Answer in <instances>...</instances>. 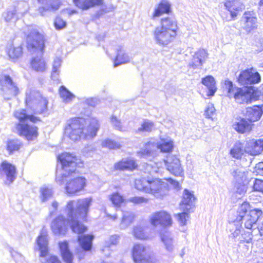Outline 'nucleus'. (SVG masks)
<instances>
[{
    "label": "nucleus",
    "mask_w": 263,
    "mask_h": 263,
    "mask_svg": "<svg viewBox=\"0 0 263 263\" xmlns=\"http://www.w3.org/2000/svg\"><path fill=\"white\" fill-rule=\"evenodd\" d=\"M100 128L98 120L95 118L85 119L73 118L68 120L65 127V136L72 141L81 138L90 139L96 136Z\"/></svg>",
    "instance_id": "nucleus-1"
},
{
    "label": "nucleus",
    "mask_w": 263,
    "mask_h": 263,
    "mask_svg": "<svg viewBox=\"0 0 263 263\" xmlns=\"http://www.w3.org/2000/svg\"><path fill=\"white\" fill-rule=\"evenodd\" d=\"M91 202V198H86L67 202L65 211L70 221V228L74 233L81 234L86 231V227L78 219L86 217Z\"/></svg>",
    "instance_id": "nucleus-2"
},
{
    "label": "nucleus",
    "mask_w": 263,
    "mask_h": 263,
    "mask_svg": "<svg viewBox=\"0 0 263 263\" xmlns=\"http://www.w3.org/2000/svg\"><path fill=\"white\" fill-rule=\"evenodd\" d=\"M135 186L138 190L151 194L157 198H162L166 196L170 190L166 178L149 176L136 179Z\"/></svg>",
    "instance_id": "nucleus-3"
},
{
    "label": "nucleus",
    "mask_w": 263,
    "mask_h": 263,
    "mask_svg": "<svg viewBox=\"0 0 263 263\" xmlns=\"http://www.w3.org/2000/svg\"><path fill=\"white\" fill-rule=\"evenodd\" d=\"M178 30L177 23L172 18H162L160 25L153 31V38L155 43L161 46H166L176 39Z\"/></svg>",
    "instance_id": "nucleus-4"
},
{
    "label": "nucleus",
    "mask_w": 263,
    "mask_h": 263,
    "mask_svg": "<svg viewBox=\"0 0 263 263\" xmlns=\"http://www.w3.org/2000/svg\"><path fill=\"white\" fill-rule=\"evenodd\" d=\"M14 116L19 121L16 125L19 135L24 137L28 141L33 140L37 137V128L32 124L39 121L37 118L27 114L26 110L23 109L16 110Z\"/></svg>",
    "instance_id": "nucleus-5"
},
{
    "label": "nucleus",
    "mask_w": 263,
    "mask_h": 263,
    "mask_svg": "<svg viewBox=\"0 0 263 263\" xmlns=\"http://www.w3.org/2000/svg\"><path fill=\"white\" fill-rule=\"evenodd\" d=\"M27 48L30 51H37L40 53L39 56L33 58L31 65L32 68L36 71H44L46 69L45 60L42 58V51L44 47V40L43 34L33 29L27 35Z\"/></svg>",
    "instance_id": "nucleus-6"
},
{
    "label": "nucleus",
    "mask_w": 263,
    "mask_h": 263,
    "mask_svg": "<svg viewBox=\"0 0 263 263\" xmlns=\"http://www.w3.org/2000/svg\"><path fill=\"white\" fill-rule=\"evenodd\" d=\"M74 173H62L61 176L57 175L56 181L62 184L67 181L66 184V192L71 195L74 194L82 190L86 185V179L83 177H75Z\"/></svg>",
    "instance_id": "nucleus-7"
},
{
    "label": "nucleus",
    "mask_w": 263,
    "mask_h": 263,
    "mask_svg": "<svg viewBox=\"0 0 263 263\" xmlns=\"http://www.w3.org/2000/svg\"><path fill=\"white\" fill-rule=\"evenodd\" d=\"M132 257L134 263H160L149 248L142 244L134 245Z\"/></svg>",
    "instance_id": "nucleus-8"
},
{
    "label": "nucleus",
    "mask_w": 263,
    "mask_h": 263,
    "mask_svg": "<svg viewBox=\"0 0 263 263\" xmlns=\"http://www.w3.org/2000/svg\"><path fill=\"white\" fill-rule=\"evenodd\" d=\"M18 92V88L9 76H0V94L5 100L11 99Z\"/></svg>",
    "instance_id": "nucleus-9"
},
{
    "label": "nucleus",
    "mask_w": 263,
    "mask_h": 263,
    "mask_svg": "<svg viewBox=\"0 0 263 263\" xmlns=\"http://www.w3.org/2000/svg\"><path fill=\"white\" fill-rule=\"evenodd\" d=\"M48 235L46 230L43 229L37 237V244L40 251L41 261L42 263H61L54 256L47 257L48 253Z\"/></svg>",
    "instance_id": "nucleus-10"
},
{
    "label": "nucleus",
    "mask_w": 263,
    "mask_h": 263,
    "mask_svg": "<svg viewBox=\"0 0 263 263\" xmlns=\"http://www.w3.org/2000/svg\"><path fill=\"white\" fill-rule=\"evenodd\" d=\"M149 222L154 227H169L173 221L171 215L165 211L154 212L149 217Z\"/></svg>",
    "instance_id": "nucleus-11"
},
{
    "label": "nucleus",
    "mask_w": 263,
    "mask_h": 263,
    "mask_svg": "<svg viewBox=\"0 0 263 263\" xmlns=\"http://www.w3.org/2000/svg\"><path fill=\"white\" fill-rule=\"evenodd\" d=\"M58 159L61 163L63 171V173L69 174L75 172L77 166V158L75 156L65 152L60 155Z\"/></svg>",
    "instance_id": "nucleus-12"
},
{
    "label": "nucleus",
    "mask_w": 263,
    "mask_h": 263,
    "mask_svg": "<svg viewBox=\"0 0 263 263\" xmlns=\"http://www.w3.org/2000/svg\"><path fill=\"white\" fill-rule=\"evenodd\" d=\"M16 177V170L15 166L7 161H3L0 165V178H6L5 183L10 184L12 183Z\"/></svg>",
    "instance_id": "nucleus-13"
},
{
    "label": "nucleus",
    "mask_w": 263,
    "mask_h": 263,
    "mask_svg": "<svg viewBox=\"0 0 263 263\" xmlns=\"http://www.w3.org/2000/svg\"><path fill=\"white\" fill-rule=\"evenodd\" d=\"M232 98H234L236 102L239 104L251 103L252 101L255 100L253 90L247 87H237L234 90Z\"/></svg>",
    "instance_id": "nucleus-14"
},
{
    "label": "nucleus",
    "mask_w": 263,
    "mask_h": 263,
    "mask_svg": "<svg viewBox=\"0 0 263 263\" xmlns=\"http://www.w3.org/2000/svg\"><path fill=\"white\" fill-rule=\"evenodd\" d=\"M224 6L226 9L230 13V17L222 16L223 20L227 21L235 20L239 12L243 9V6L238 0H226L224 3Z\"/></svg>",
    "instance_id": "nucleus-15"
},
{
    "label": "nucleus",
    "mask_w": 263,
    "mask_h": 263,
    "mask_svg": "<svg viewBox=\"0 0 263 263\" xmlns=\"http://www.w3.org/2000/svg\"><path fill=\"white\" fill-rule=\"evenodd\" d=\"M42 5L39 7L38 12L42 16H45L48 13L54 12L59 9L61 5L60 0H37Z\"/></svg>",
    "instance_id": "nucleus-16"
},
{
    "label": "nucleus",
    "mask_w": 263,
    "mask_h": 263,
    "mask_svg": "<svg viewBox=\"0 0 263 263\" xmlns=\"http://www.w3.org/2000/svg\"><path fill=\"white\" fill-rule=\"evenodd\" d=\"M165 163L167 170L172 174L179 176L183 175V171L180 161L175 156H168L165 160Z\"/></svg>",
    "instance_id": "nucleus-17"
},
{
    "label": "nucleus",
    "mask_w": 263,
    "mask_h": 263,
    "mask_svg": "<svg viewBox=\"0 0 263 263\" xmlns=\"http://www.w3.org/2000/svg\"><path fill=\"white\" fill-rule=\"evenodd\" d=\"M257 18L253 12H246L241 19L242 28L247 33L257 28Z\"/></svg>",
    "instance_id": "nucleus-18"
},
{
    "label": "nucleus",
    "mask_w": 263,
    "mask_h": 263,
    "mask_svg": "<svg viewBox=\"0 0 263 263\" xmlns=\"http://www.w3.org/2000/svg\"><path fill=\"white\" fill-rule=\"evenodd\" d=\"M70 220L66 222L65 218L59 215L53 219L51 223V229L52 232L55 235H64L67 230V225L68 223L70 226Z\"/></svg>",
    "instance_id": "nucleus-19"
},
{
    "label": "nucleus",
    "mask_w": 263,
    "mask_h": 263,
    "mask_svg": "<svg viewBox=\"0 0 263 263\" xmlns=\"http://www.w3.org/2000/svg\"><path fill=\"white\" fill-rule=\"evenodd\" d=\"M208 55L209 54L205 49H198L193 55L192 59L189 63V66L193 69H201L208 59Z\"/></svg>",
    "instance_id": "nucleus-20"
},
{
    "label": "nucleus",
    "mask_w": 263,
    "mask_h": 263,
    "mask_svg": "<svg viewBox=\"0 0 263 263\" xmlns=\"http://www.w3.org/2000/svg\"><path fill=\"white\" fill-rule=\"evenodd\" d=\"M262 215L261 210L258 209H255L249 212V213L244 217L242 220L245 221V227L246 229H255L257 227V221Z\"/></svg>",
    "instance_id": "nucleus-21"
},
{
    "label": "nucleus",
    "mask_w": 263,
    "mask_h": 263,
    "mask_svg": "<svg viewBox=\"0 0 263 263\" xmlns=\"http://www.w3.org/2000/svg\"><path fill=\"white\" fill-rule=\"evenodd\" d=\"M246 153L251 155H256L263 151V139H250L245 145Z\"/></svg>",
    "instance_id": "nucleus-22"
},
{
    "label": "nucleus",
    "mask_w": 263,
    "mask_h": 263,
    "mask_svg": "<svg viewBox=\"0 0 263 263\" xmlns=\"http://www.w3.org/2000/svg\"><path fill=\"white\" fill-rule=\"evenodd\" d=\"M262 114L263 105L261 106H254L252 107L247 108L245 116L248 121L255 122L260 119Z\"/></svg>",
    "instance_id": "nucleus-23"
},
{
    "label": "nucleus",
    "mask_w": 263,
    "mask_h": 263,
    "mask_svg": "<svg viewBox=\"0 0 263 263\" xmlns=\"http://www.w3.org/2000/svg\"><path fill=\"white\" fill-rule=\"evenodd\" d=\"M116 56L114 60V67L129 63L131 57L126 52L124 48L122 46H119L116 48Z\"/></svg>",
    "instance_id": "nucleus-24"
},
{
    "label": "nucleus",
    "mask_w": 263,
    "mask_h": 263,
    "mask_svg": "<svg viewBox=\"0 0 263 263\" xmlns=\"http://www.w3.org/2000/svg\"><path fill=\"white\" fill-rule=\"evenodd\" d=\"M74 5L79 8L86 10L103 4L104 0H73Z\"/></svg>",
    "instance_id": "nucleus-25"
},
{
    "label": "nucleus",
    "mask_w": 263,
    "mask_h": 263,
    "mask_svg": "<svg viewBox=\"0 0 263 263\" xmlns=\"http://www.w3.org/2000/svg\"><path fill=\"white\" fill-rule=\"evenodd\" d=\"M195 200V197L192 192L185 189L183 192V199L181 201V208L183 211H189L191 209L193 203Z\"/></svg>",
    "instance_id": "nucleus-26"
},
{
    "label": "nucleus",
    "mask_w": 263,
    "mask_h": 263,
    "mask_svg": "<svg viewBox=\"0 0 263 263\" xmlns=\"http://www.w3.org/2000/svg\"><path fill=\"white\" fill-rule=\"evenodd\" d=\"M157 145L155 142L149 141L146 143L140 151L137 152V156L140 158H146L154 155L156 150Z\"/></svg>",
    "instance_id": "nucleus-27"
},
{
    "label": "nucleus",
    "mask_w": 263,
    "mask_h": 263,
    "mask_svg": "<svg viewBox=\"0 0 263 263\" xmlns=\"http://www.w3.org/2000/svg\"><path fill=\"white\" fill-rule=\"evenodd\" d=\"M137 164L136 161L131 158L123 159L115 164V168L117 170H132L136 168Z\"/></svg>",
    "instance_id": "nucleus-28"
},
{
    "label": "nucleus",
    "mask_w": 263,
    "mask_h": 263,
    "mask_svg": "<svg viewBox=\"0 0 263 263\" xmlns=\"http://www.w3.org/2000/svg\"><path fill=\"white\" fill-rule=\"evenodd\" d=\"M161 240L165 250L172 253L175 250V241L170 232H165L161 235Z\"/></svg>",
    "instance_id": "nucleus-29"
},
{
    "label": "nucleus",
    "mask_w": 263,
    "mask_h": 263,
    "mask_svg": "<svg viewBox=\"0 0 263 263\" xmlns=\"http://www.w3.org/2000/svg\"><path fill=\"white\" fill-rule=\"evenodd\" d=\"M43 97L40 93L33 89L28 90L26 91V104L29 107H32L35 103L40 100Z\"/></svg>",
    "instance_id": "nucleus-30"
},
{
    "label": "nucleus",
    "mask_w": 263,
    "mask_h": 263,
    "mask_svg": "<svg viewBox=\"0 0 263 263\" xmlns=\"http://www.w3.org/2000/svg\"><path fill=\"white\" fill-rule=\"evenodd\" d=\"M171 4L168 1L162 0L157 7L155 8L153 18L159 17L163 13H169L171 12Z\"/></svg>",
    "instance_id": "nucleus-31"
},
{
    "label": "nucleus",
    "mask_w": 263,
    "mask_h": 263,
    "mask_svg": "<svg viewBox=\"0 0 263 263\" xmlns=\"http://www.w3.org/2000/svg\"><path fill=\"white\" fill-rule=\"evenodd\" d=\"M59 247L64 262L65 263H72L73 255L69 249L67 242H60Z\"/></svg>",
    "instance_id": "nucleus-32"
},
{
    "label": "nucleus",
    "mask_w": 263,
    "mask_h": 263,
    "mask_svg": "<svg viewBox=\"0 0 263 263\" xmlns=\"http://www.w3.org/2000/svg\"><path fill=\"white\" fill-rule=\"evenodd\" d=\"M202 83L209 90L208 96H214L217 90L214 78L211 76H208L202 79Z\"/></svg>",
    "instance_id": "nucleus-33"
},
{
    "label": "nucleus",
    "mask_w": 263,
    "mask_h": 263,
    "mask_svg": "<svg viewBox=\"0 0 263 263\" xmlns=\"http://www.w3.org/2000/svg\"><path fill=\"white\" fill-rule=\"evenodd\" d=\"M233 127L235 130L241 134L248 132L251 129L250 122L246 119H241L236 122L233 124Z\"/></svg>",
    "instance_id": "nucleus-34"
},
{
    "label": "nucleus",
    "mask_w": 263,
    "mask_h": 263,
    "mask_svg": "<svg viewBox=\"0 0 263 263\" xmlns=\"http://www.w3.org/2000/svg\"><path fill=\"white\" fill-rule=\"evenodd\" d=\"M229 228L230 232L229 238L233 239L234 241H239V237L243 229L241 224L235 223H230Z\"/></svg>",
    "instance_id": "nucleus-35"
},
{
    "label": "nucleus",
    "mask_w": 263,
    "mask_h": 263,
    "mask_svg": "<svg viewBox=\"0 0 263 263\" xmlns=\"http://www.w3.org/2000/svg\"><path fill=\"white\" fill-rule=\"evenodd\" d=\"M93 239V235H84L79 236L78 241L83 250L89 251L91 249Z\"/></svg>",
    "instance_id": "nucleus-36"
},
{
    "label": "nucleus",
    "mask_w": 263,
    "mask_h": 263,
    "mask_svg": "<svg viewBox=\"0 0 263 263\" xmlns=\"http://www.w3.org/2000/svg\"><path fill=\"white\" fill-rule=\"evenodd\" d=\"M23 146L22 142L17 139L8 140L6 142L5 148L9 154H13L15 152L18 151Z\"/></svg>",
    "instance_id": "nucleus-37"
},
{
    "label": "nucleus",
    "mask_w": 263,
    "mask_h": 263,
    "mask_svg": "<svg viewBox=\"0 0 263 263\" xmlns=\"http://www.w3.org/2000/svg\"><path fill=\"white\" fill-rule=\"evenodd\" d=\"M157 145L156 149H159L163 152H170L173 148V142L170 138L161 139L159 143L155 142Z\"/></svg>",
    "instance_id": "nucleus-38"
},
{
    "label": "nucleus",
    "mask_w": 263,
    "mask_h": 263,
    "mask_svg": "<svg viewBox=\"0 0 263 263\" xmlns=\"http://www.w3.org/2000/svg\"><path fill=\"white\" fill-rule=\"evenodd\" d=\"M246 152L245 146L239 141H237L230 150V155L233 158L238 159Z\"/></svg>",
    "instance_id": "nucleus-39"
},
{
    "label": "nucleus",
    "mask_w": 263,
    "mask_h": 263,
    "mask_svg": "<svg viewBox=\"0 0 263 263\" xmlns=\"http://www.w3.org/2000/svg\"><path fill=\"white\" fill-rule=\"evenodd\" d=\"M234 178L235 182H248L247 173L242 167L236 168L231 173Z\"/></svg>",
    "instance_id": "nucleus-40"
},
{
    "label": "nucleus",
    "mask_w": 263,
    "mask_h": 263,
    "mask_svg": "<svg viewBox=\"0 0 263 263\" xmlns=\"http://www.w3.org/2000/svg\"><path fill=\"white\" fill-rule=\"evenodd\" d=\"M249 70H247V69L243 70L241 72V73L239 74L238 76V82L240 84L243 85H248L254 84V81H256L257 78H252V79H249Z\"/></svg>",
    "instance_id": "nucleus-41"
},
{
    "label": "nucleus",
    "mask_w": 263,
    "mask_h": 263,
    "mask_svg": "<svg viewBox=\"0 0 263 263\" xmlns=\"http://www.w3.org/2000/svg\"><path fill=\"white\" fill-rule=\"evenodd\" d=\"M48 101L45 98H42L40 100L30 107L36 113H43L47 109Z\"/></svg>",
    "instance_id": "nucleus-42"
},
{
    "label": "nucleus",
    "mask_w": 263,
    "mask_h": 263,
    "mask_svg": "<svg viewBox=\"0 0 263 263\" xmlns=\"http://www.w3.org/2000/svg\"><path fill=\"white\" fill-rule=\"evenodd\" d=\"M40 198L42 202H46L50 199L53 194L52 188L50 185H43L40 190Z\"/></svg>",
    "instance_id": "nucleus-43"
},
{
    "label": "nucleus",
    "mask_w": 263,
    "mask_h": 263,
    "mask_svg": "<svg viewBox=\"0 0 263 263\" xmlns=\"http://www.w3.org/2000/svg\"><path fill=\"white\" fill-rule=\"evenodd\" d=\"M135 218L134 214L132 212H124L120 223V227L122 229H126L133 222Z\"/></svg>",
    "instance_id": "nucleus-44"
},
{
    "label": "nucleus",
    "mask_w": 263,
    "mask_h": 263,
    "mask_svg": "<svg viewBox=\"0 0 263 263\" xmlns=\"http://www.w3.org/2000/svg\"><path fill=\"white\" fill-rule=\"evenodd\" d=\"M59 92L63 101L66 103L70 102L75 98L74 95L63 86L60 87Z\"/></svg>",
    "instance_id": "nucleus-45"
},
{
    "label": "nucleus",
    "mask_w": 263,
    "mask_h": 263,
    "mask_svg": "<svg viewBox=\"0 0 263 263\" xmlns=\"http://www.w3.org/2000/svg\"><path fill=\"white\" fill-rule=\"evenodd\" d=\"M154 123L152 121L146 119L142 122L141 126L137 129V132L138 133H149L154 129Z\"/></svg>",
    "instance_id": "nucleus-46"
},
{
    "label": "nucleus",
    "mask_w": 263,
    "mask_h": 263,
    "mask_svg": "<svg viewBox=\"0 0 263 263\" xmlns=\"http://www.w3.org/2000/svg\"><path fill=\"white\" fill-rule=\"evenodd\" d=\"M120 236L117 234L111 235L107 240L105 241V246L102 251L110 248L112 246H116L119 242Z\"/></svg>",
    "instance_id": "nucleus-47"
},
{
    "label": "nucleus",
    "mask_w": 263,
    "mask_h": 263,
    "mask_svg": "<svg viewBox=\"0 0 263 263\" xmlns=\"http://www.w3.org/2000/svg\"><path fill=\"white\" fill-rule=\"evenodd\" d=\"M15 8L16 10L17 18H18L20 15L23 16L28 11L29 6L26 2L21 1L18 3L17 6Z\"/></svg>",
    "instance_id": "nucleus-48"
},
{
    "label": "nucleus",
    "mask_w": 263,
    "mask_h": 263,
    "mask_svg": "<svg viewBox=\"0 0 263 263\" xmlns=\"http://www.w3.org/2000/svg\"><path fill=\"white\" fill-rule=\"evenodd\" d=\"M249 209V204L247 202H243L238 209V216L237 220L238 221H241L243 217L246 216L248 214V211Z\"/></svg>",
    "instance_id": "nucleus-49"
},
{
    "label": "nucleus",
    "mask_w": 263,
    "mask_h": 263,
    "mask_svg": "<svg viewBox=\"0 0 263 263\" xmlns=\"http://www.w3.org/2000/svg\"><path fill=\"white\" fill-rule=\"evenodd\" d=\"M133 234L134 236L139 239H147L148 235L144 232L143 229L140 226H136L134 228Z\"/></svg>",
    "instance_id": "nucleus-50"
},
{
    "label": "nucleus",
    "mask_w": 263,
    "mask_h": 263,
    "mask_svg": "<svg viewBox=\"0 0 263 263\" xmlns=\"http://www.w3.org/2000/svg\"><path fill=\"white\" fill-rule=\"evenodd\" d=\"M253 239V235L251 232H247L243 229V232H241L240 237H239V243H252Z\"/></svg>",
    "instance_id": "nucleus-51"
},
{
    "label": "nucleus",
    "mask_w": 263,
    "mask_h": 263,
    "mask_svg": "<svg viewBox=\"0 0 263 263\" xmlns=\"http://www.w3.org/2000/svg\"><path fill=\"white\" fill-rule=\"evenodd\" d=\"M223 88L227 92V96L231 98L234 90L236 89L237 87L234 86L232 81L229 80H226L224 82Z\"/></svg>",
    "instance_id": "nucleus-52"
},
{
    "label": "nucleus",
    "mask_w": 263,
    "mask_h": 263,
    "mask_svg": "<svg viewBox=\"0 0 263 263\" xmlns=\"http://www.w3.org/2000/svg\"><path fill=\"white\" fill-rule=\"evenodd\" d=\"M110 122L115 129L121 132L125 130L121 121L116 116H111L110 119Z\"/></svg>",
    "instance_id": "nucleus-53"
},
{
    "label": "nucleus",
    "mask_w": 263,
    "mask_h": 263,
    "mask_svg": "<svg viewBox=\"0 0 263 263\" xmlns=\"http://www.w3.org/2000/svg\"><path fill=\"white\" fill-rule=\"evenodd\" d=\"M22 48L21 46L12 47L8 51V55L12 59L18 58L22 55Z\"/></svg>",
    "instance_id": "nucleus-54"
},
{
    "label": "nucleus",
    "mask_w": 263,
    "mask_h": 263,
    "mask_svg": "<svg viewBox=\"0 0 263 263\" xmlns=\"http://www.w3.org/2000/svg\"><path fill=\"white\" fill-rule=\"evenodd\" d=\"M101 145L102 147L109 149L119 148L121 146L120 144L109 139L103 140L102 141Z\"/></svg>",
    "instance_id": "nucleus-55"
},
{
    "label": "nucleus",
    "mask_w": 263,
    "mask_h": 263,
    "mask_svg": "<svg viewBox=\"0 0 263 263\" xmlns=\"http://www.w3.org/2000/svg\"><path fill=\"white\" fill-rule=\"evenodd\" d=\"M17 17L16 10L15 8H10L3 14V17L6 22H10L14 17Z\"/></svg>",
    "instance_id": "nucleus-56"
},
{
    "label": "nucleus",
    "mask_w": 263,
    "mask_h": 263,
    "mask_svg": "<svg viewBox=\"0 0 263 263\" xmlns=\"http://www.w3.org/2000/svg\"><path fill=\"white\" fill-rule=\"evenodd\" d=\"M248 182H235L234 188L235 192L240 195H244L247 190Z\"/></svg>",
    "instance_id": "nucleus-57"
},
{
    "label": "nucleus",
    "mask_w": 263,
    "mask_h": 263,
    "mask_svg": "<svg viewBox=\"0 0 263 263\" xmlns=\"http://www.w3.org/2000/svg\"><path fill=\"white\" fill-rule=\"evenodd\" d=\"M184 212L175 215L177 218L178 221L181 226H185L186 224V222L189 219V215L184 211Z\"/></svg>",
    "instance_id": "nucleus-58"
},
{
    "label": "nucleus",
    "mask_w": 263,
    "mask_h": 263,
    "mask_svg": "<svg viewBox=\"0 0 263 263\" xmlns=\"http://www.w3.org/2000/svg\"><path fill=\"white\" fill-rule=\"evenodd\" d=\"M110 199L115 206H119L123 201V197L118 193H114Z\"/></svg>",
    "instance_id": "nucleus-59"
},
{
    "label": "nucleus",
    "mask_w": 263,
    "mask_h": 263,
    "mask_svg": "<svg viewBox=\"0 0 263 263\" xmlns=\"http://www.w3.org/2000/svg\"><path fill=\"white\" fill-rule=\"evenodd\" d=\"M215 114V109L212 104H209L205 110L204 115L206 118L212 119Z\"/></svg>",
    "instance_id": "nucleus-60"
},
{
    "label": "nucleus",
    "mask_w": 263,
    "mask_h": 263,
    "mask_svg": "<svg viewBox=\"0 0 263 263\" xmlns=\"http://www.w3.org/2000/svg\"><path fill=\"white\" fill-rule=\"evenodd\" d=\"M129 201L136 204L142 203H147L148 202V199L144 197L136 196L131 197L128 199Z\"/></svg>",
    "instance_id": "nucleus-61"
},
{
    "label": "nucleus",
    "mask_w": 263,
    "mask_h": 263,
    "mask_svg": "<svg viewBox=\"0 0 263 263\" xmlns=\"http://www.w3.org/2000/svg\"><path fill=\"white\" fill-rule=\"evenodd\" d=\"M247 70H249V79H252V78H254L255 77V78L256 77L257 78V80H256V81H254V84H256V83L260 82V80H261V77L258 72L256 71L253 68L248 69Z\"/></svg>",
    "instance_id": "nucleus-62"
},
{
    "label": "nucleus",
    "mask_w": 263,
    "mask_h": 263,
    "mask_svg": "<svg viewBox=\"0 0 263 263\" xmlns=\"http://www.w3.org/2000/svg\"><path fill=\"white\" fill-rule=\"evenodd\" d=\"M253 190L263 193V180L255 179L253 181Z\"/></svg>",
    "instance_id": "nucleus-63"
},
{
    "label": "nucleus",
    "mask_w": 263,
    "mask_h": 263,
    "mask_svg": "<svg viewBox=\"0 0 263 263\" xmlns=\"http://www.w3.org/2000/svg\"><path fill=\"white\" fill-rule=\"evenodd\" d=\"M61 64V60L59 58H56L53 61L52 77H54V75L58 72L59 69L60 68Z\"/></svg>",
    "instance_id": "nucleus-64"
}]
</instances>
